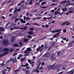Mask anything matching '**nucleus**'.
I'll list each match as a JSON object with an SVG mask.
<instances>
[{"label": "nucleus", "mask_w": 74, "mask_h": 74, "mask_svg": "<svg viewBox=\"0 0 74 74\" xmlns=\"http://www.w3.org/2000/svg\"><path fill=\"white\" fill-rule=\"evenodd\" d=\"M67 22H68V21H67L65 22L64 23L62 24H61V25L62 26H64V25H66V24L67 23Z\"/></svg>", "instance_id": "nucleus-17"}, {"label": "nucleus", "mask_w": 74, "mask_h": 74, "mask_svg": "<svg viewBox=\"0 0 74 74\" xmlns=\"http://www.w3.org/2000/svg\"><path fill=\"white\" fill-rule=\"evenodd\" d=\"M62 53L61 52H59L58 53V56H62Z\"/></svg>", "instance_id": "nucleus-15"}, {"label": "nucleus", "mask_w": 74, "mask_h": 74, "mask_svg": "<svg viewBox=\"0 0 74 74\" xmlns=\"http://www.w3.org/2000/svg\"><path fill=\"white\" fill-rule=\"evenodd\" d=\"M51 45H54V44H55V43H54V42H51Z\"/></svg>", "instance_id": "nucleus-58"}, {"label": "nucleus", "mask_w": 74, "mask_h": 74, "mask_svg": "<svg viewBox=\"0 0 74 74\" xmlns=\"http://www.w3.org/2000/svg\"><path fill=\"white\" fill-rule=\"evenodd\" d=\"M14 38H13L11 39V41L12 43L13 42H14Z\"/></svg>", "instance_id": "nucleus-32"}, {"label": "nucleus", "mask_w": 74, "mask_h": 74, "mask_svg": "<svg viewBox=\"0 0 74 74\" xmlns=\"http://www.w3.org/2000/svg\"><path fill=\"white\" fill-rule=\"evenodd\" d=\"M39 65L35 69V70H37L38 68H39Z\"/></svg>", "instance_id": "nucleus-61"}, {"label": "nucleus", "mask_w": 74, "mask_h": 74, "mask_svg": "<svg viewBox=\"0 0 74 74\" xmlns=\"http://www.w3.org/2000/svg\"><path fill=\"white\" fill-rule=\"evenodd\" d=\"M30 69V68L27 66L25 68V70H28V69Z\"/></svg>", "instance_id": "nucleus-24"}, {"label": "nucleus", "mask_w": 74, "mask_h": 74, "mask_svg": "<svg viewBox=\"0 0 74 74\" xmlns=\"http://www.w3.org/2000/svg\"><path fill=\"white\" fill-rule=\"evenodd\" d=\"M27 49L28 50V51L29 52V51H32V49H31L30 48H27Z\"/></svg>", "instance_id": "nucleus-20"}, {"label": "nucleus", "mask_w": 74, "mask_h": 74, "mask_svg": "<svg viewBox=\"0 0 74 74\" xmlns=\"http://www.w3.org/2000/svg\"><path fill=\"white\" fill-rule=\"evenodd\" d=\"M37 11V9H35L34 11V13H35V12H36Z\"/></svg>", "instance_id": "nucleus-42"}, {"label": "nucleus", "mask_w": 74, "mask_h": 74, "mask_svg": "<svg viewBox=\"0 0 74 74\" xmlns=\"http://www.w3.org/2000/svg\"><path fill=\"white\" fill-rule=\"evenodd\" d=\"M47 2H42V3H41V5H44V4H45V3H46Z\"/></svg>", "instance_id": "nucleus-21"}, {"label": "nucleus", "mask_w": 74, "mask_h": 74, "mask_svg": "<svg viewBox=\"0 0 74 74\" xmlns=\"http://www.w3.org/2000/svg\"><path fill=\"white\" fill-rule=\"evenodd\" d=\"M25 66H26L27 67V66H29V64L28 63H26L25 64Z\"/></svg>", "instance_id": "nucleus-49"}, {"label": "nucleus", "mask_w": 74, "mask_h": 74, "mask_svg": "<svg viewBox=\"0 0 74 74\" xmlns=\"http://www.w3.org/2000/svg\"><path fill=\"white\" fill-rule=\"evenodd\" d=\"M13 61L14 62V63H16V62H17L16 59L15 58H14L13 60Z\"/></svg>", "instance_id": "nucleus-16"}, {"label": "nucleus", "mask_w": 74, "mask_h": 74, "mask_svg": "<svg viewBox=\"0 0 74 74\" xmlns=\"http://www.w3.org/2000/svg\"><path fill=\"white\" fill-rule=\"evenodd\" d=\"M32 25H36L37 26H40V25L38 24L37 23H33L32 24Z\"/></svg>", "instance_id": "nucleus-25"}, {"label": "nucleus", "mask_w": 74, "mask_h": 74, "mask_svg": "<svg viewBox=\"0 0 74 74\" xmlns=\"http://www.w3.org/2000/svg\"><path fill=\"white\" fill-rule=\"evenodd\" d=\"M42 66H44V64H45V62H43L41 64Z\"/></svg>", "instance_id": "nucleus-36"}, {"label": "nucleus", "mask_w": 74, "mask_h": 74, "mask_svg": "<svg viewBox=\"0 0 74 74\" xmlns=\"http://www.w3.org/2000/svg\"><path fill=\"white\" fill-rule=\"evenodd\" d=\"M19 20V19L18 18H16V19L14 20L15 22H16V21H18Z\"/></svg>", "instance_id": "nucleus-40"}, {"label": "nucleus", "mask_w": 74, "mask_h": 74, "mask_svg": "<svg viewBox=\"0 0 74 74\" xmlns=\"http://www.w3.org/2000/svg\"><path fill=\"white\" fill-rule=\"evenodd\" d=\"M13 51H14V50L13 49H12V48H11L10 50V51L11 52H13Z\"/></svg>", "instance_id": "nucleus-27"}, {"label": "nucleus", "mask_w": 74, "mask_h": 74, "mask_svg": "<svg viewBox=\"0 0 74 74\" xmlns=\"http://www.w3.org/2000/svg\"><path fill=\"white\" fill-rule=\"evenodd\" d=\"M25 73L26 74H30V72L29 71V70H27L25 71Z\"/></svg>", "instance_id": "nucleus-14"}, {"label": "nucleus", "mask_w": 74, "mask_h": 74, "mask_svg": "<svg viewBox=\"0 0 74 74\" xmlns=\"http://www.w3.org/2000/svg\"><path fill=\"white\" fill-rule=\"evenodd\" d=\"M71 24V23L70 22L69 23H67V24H66V25L68 26V25H70Z\"/></svg>", "instance_id": "nucleus-34"}, {"label": "nucleus", "mask_w": 74, "mask_h": 74, "mask_svg": "<svg viewBox=\"0 0 74 74\" xmlns=\"http://www.w3.org/2000/svg\"><path fill=\"white\" fill-rule=\"evenodd\" d=\"M56 37V36L55 35H54L53 36V38H55Z\"/></svg>", "instance_id": "nucleus-60"}, {"label": "nucleus", "mask_w": 74, "mask_h": 74, "mask_svg": "<svg viewBox=\"0 0 74 74\" xmlns=\"http://www.w3.org/2000/svg\"><path fill=\"white\" fill-rule=\"evenodd\" d=\"M20 71V69H17L16 70H15L14 71V72H16V71Z\"/></svg>", "instance_id": "nucleus-38"}, {"label": "nucleus", "mask_w": 74, "mask_h": 74, "mask_svg": "<svg viewBox=\"0 0 74 74\" xmlns=\"http://www.w3.org/2000/svg\"><path fill=\"white\" fill-rule=\"evenodd\" d=\"M5 31V29L4 28L0 27V32H4Z\"/></svg>", "instance_id": "nucleus-9"}, {"label": "nucleus", "mask_w": 74, "mask_h": 74, "mask_svg": "<svg viewBox=\"0 0 74 74\" xmlns=\"http://www.w3.org/2000/svg\"><path fill=\"white\" fill-rule=\"evenodd\" d=\"M7 1H6L5 2L3 3V4H2L1 5H4V4H5V3H7Z\"/></svg>", "instance_id": "nucleus-41"}, {"label": "nucleus", "mask_w": 74, "mask_h": 74, "mask_svg": "<svg viewBox=\"0 0 74 74\" xmlns=\"http://www.w3.org/2000/svg\"><path fill=\"white\" fill-rule=\"evenodd\" d=\"M24 41L25 42H26L29 41V39H25L24 40Z\"/></svg>", "instance_id": "nucleus-19"}, {"label": "nucleus", "mask_w": 74, "mask_h": 74, "mask_svg": "<svg viewBox=\"0 0 74 74\" xmlns=\"http://www.w3.org/2000/svg\"><path fill=\"white\" fill-rule=\"evenodd\" d=\"M2 73H3V74H6V73H5V72L4 71H2Z\"/></svg>", "instance_id": "nucleus-62"}, {"label": "nucleus", "mask_w": 74, "mask_h": 74, "mask_svg": "<svg viewBox=\"0 0 74 74\" xmlns=\"http://www.w3.org/2000/svg\"><path fill=\"white\" fill-rule=\"evenodd\" d=\"M27 28V27L26 26V27H24L23 28V27L20 28H19V29H20V30H23V29H26Z\"/></svg>", "instance_id": "nucleus-12"}, {"label": "nucleus", "mask_w": 74, "mask_h": 74, "mask_svg": "<svg viewBox=\"0 0 74 74\" xmlns=\"http://www.w3.org/2000/svg\"><path fill=\"white\" fill-rule=\"evenodd\" d=\"M26 7H26V6L24 5V6H23V10H24V9H26Z\"/></svg>", "instance_id": "nucleus-28"}, {"label": "nucleus", "mask_w": 74, "mask_h": 74, "mask_svg": "<svg viewBox=\"0 0 74 74\" xmlns=\"http://www.w3.org/2000/svg\"><path fill=\"white\" fill-rule=\"evenodd\" d=\"M7 69H9V70H8L9 72L11 70V67L9 68L8 67H7Z\"/></svg>", "instance_id": "nucleus-33"}, {"label": "nucleus", "mask_w": 74, "mask_h": 74, "mask_svg": "<svg viewBox=\"0 0 74 74\" xmlns=\"http://www.w3.org/2000/svg\"><path fill=\"white\" fill-rule=\"evenodd\" d=\"M42 50H43V48L41 49L40 50V52H42Z\"/></svg>", "instance_id": "nucleus-51"}, {"label": "nucleus", "mask_w": 74, "mask_h": 74, "mask_svg": "<svg viewBox=\"0 0 74 74\" xmlns=\"http://www.w3.org/2000/svg\"><path fill=\"white\" fill-rule=\"evenodd\" d=\"M12 60V59H11V60H9V61H7V62H11Z\"/></svg>", "instance_id": "nucleus-55"}, {"label": "nucleus", "mask_w": 74, "mask_h": 74, "mask_svg": "<svg viewBox=\"0 0 74 74\" xmlns=\"http://www.w3.org/2000/svg\"><path fill=\"white\" fill-rule=\"evenodd\" d=\"M28 34H29L30 35H33V31H30L28 33Z\"/></svg>", "instance_id": "nucleus-10"}, {"label": "nucleus", "mask_w": 74, "mask_h": 74, "mask_svg": "<svg viewBox=\"0 0 74 74\" xmlns=\"http://www.w3.org/2000/svg\"><path fill=\"white\" fill-rule=\"evenodd\" d=\"M21 22H22V23H23V19H22L21 20Z\"/></svg>", "instance_id": "nucleus-50"}, {"label": "nucleus", "mask_w": 74, "mask_h": 74, "mask_svg": "<svg viewBox=\"0 0 74 74\" xmlns=\"http://www.w3.org/2000/svg\"><path fill=\"white\" fill-rule=\"evenodd\" d=\"M13 45L14 47H19V45L18 44H14Z\"/></svg>", "instance_id": "nucleus-13"}, {"label": "nucleus", "mask_w": 74, "mask_h": 74, "mask_svg": "<svg viewBox=\"0 0 74 74\" xmlns=\"http://www.w3.org/2000/svg\"><path fill=\"white\" fill-rule=\"evenodd\" d=\"M21 62H23V61L25 60V59H24L23 58H21Z\"/></svg>", "instance_id": "nucleus-29"}, {"label": "nucleus", "mask_w": 74, "mask_h": 74, "mask_svg": "<svg viewBox=\"0 0 74 74\" xmlns=\"http://www.w3.org/2000/svg\"><path fill=\"white\" fill-rule=\"evenodd\" d=\"M19 27H14V29H19Z\"/></svg>", "instance_id": "nucleus-45"}, {"label": "nucleus", "mask_w": 74, "mask_h": 74, "mask_svg": "<svg viewBox=\"0 0 74 74\" xmlns=\"http://www.w3.org/2000/svg\"><path fill=\"white\" fill-rule=\"evenodd\" d=\"M17 10H18V8H15L14 9V14L16 13V11H17Z\"/></svg>", "instance_id": "nucleus-11"}, {"label": "nucleus", "mask_w": 74, "mask_h": 74, "mask_svg": "<svg viewBox=\"0 0 74 74\" xmlns=\"http://www.w3.org/2000/svg\"><path fill=\"white\" fill-rule=\"evenodd\" d=\"M63 13H64V12H63L62 13H60L59 14V15H62L63 14Z\"/></svg>", "instance_id": "nucleus-53"}, {"label": "nucleus", "mask_w": 74, "mask_h": 74, "mask_svg": "<svg viewBox=\"0 0 74 74\" xmlns=\"http://www.w3.org/2000/svg\"><path fill=\"white\" fill-rule=\"evenodd\" d=\"M63 73V71H62L61 72H60V73H58V74H62V73Z\"/></svg>", "instance_id": "nucleus-64"}, {"label": "nucleus", "mask_w": 74, "mask_h": 74, "mask_svg": "<svg viewBox=\"0 0 74 74\" xmlns=\"http://www.w3.org/2000/svg\"><path fill=\"white\" fill-rule=\"evenodd\" d=\"M41 17H37V19L39 20L40 19H41Z\"/></svg>", "instance_id": "nucleus-44"}, {"label": "nucleus", "mask_w": 74, "mask_h": 74, "mask_svg": "<svg viewBox=\"0 0 74 74\" xmlns=\"http://www.w3.org/2000/svg\"><path fill=\"white\" fill-rule=\"evenodd\" d=\"M54 14L55 15H58V13L56 11L55 12Z\"/></svg>", "instance_id": "nucleus-54"}, {"label": "nucleus", "mask_w": 74, "mask_h": 74, "mask_svg": "<svg viewBox=\"0 0 74 74\" xmlns=\"http://www.w3.org/2000/svg\"><path fill=\"white\" fill-rule=\"evenodd\" d=\"M60 67V66H59L55 67L54 66H51L49 67L48 69L49 70H51L52 69H56L58 71H59V70H60V68H59Z\"/></svg>", "instance_id": "nucleus-1"}, {"label": "nucleus", "mask_w": 74, "mask_h": 74, "mask_svg": "<svg viewBox=\"0 0 74 74\" xmlns=\"http://www.w3.org/2000/svg\"><path fill=\"white\" fill-rule=\"evenodd\" d=\"M61 31V29H58L56 30V31H51V32L52 33H56V32H60Z\"/></svg>", "instance_id": "nucleus-8"}, {"label": "nucleus", "mask_w": 74, "mask_h": 74, "mask_svg": "<svg viewBox=\"0 0 74 74\" xmlns=\"http://www.w3.org/2000/svg\"><path fill=\"white\" fill-rule=\"evenodd\" d=\"M29 30H31V31H33V30H34V29L33 28H30Z\"/></svg>", "instance_id": "nucleus-30"}, {"label": "nucleus", "mask_w": 74, "mask_h": 74, "mask_svg": "<svg viewBox=\"0 0 74 74\" xmlns=\"http://www.w3.org/2000/svg\"><path fill=\"white\" fill-rule=\"evenodd\" d=\"M9 40L8 39H5L3 40L2 41V43L4 46H6L8 45L9 44Z\"/></svg>", "instance_id": "nucleus-2"}, {"label": "nucleus", "mask_w": 74, "mask_h": 74, "mask_svg": "<svg viewBox=\"0 0 74 74\" xmlns=\"http://www.w3.org/2000/svg\"><path fill=\"white\" fill-rule=\"evenodd\" d=\"M66 29H64L63 30V32L64 33H66Z\"/></svg>", "instance_id": "nucleus-59"}, {"label": "nucleus", "mask_w": 74, "mask_h": 74, "mask_svg": "<svg viewBox=\"0 0 74 74\" xmlns=\"http://www.w3.org/2000/svg\"><path fill=\"white\" fill-rule=\"evenodd\" d=\"M24 53H30V52L29 51H28L27 50L25 51Z\"/></svg>", "instance_id": "nucleus-18"}, {"label": "nucleus", "mask_w": 74, "mask_h": 74, "mask_svg": "<svg viewBox=\"0 0 74 74\" xmlns=\"http://www.w3.org/2000/svg\"><path fill=\"white\" fill-rule=\"evenodd\" d=\"M62 10L63 11V12H65L66 10H65V9L64 8H63L62 9Z\"/></svg>", "instance_id": "nucleus-37"}, {"label": "nucleus", "mask_w": 74, "mask_h": 74, "mask_svg": "<svg viewBox=\"0 0 74 74\" xmlns=\"http://www.w3.org/2000/svg\"><path fill=\"white\" fill-rule=\"evenodd\" d=\"M49 47V46H48V45H46L45 46V48H46V49L48 48Z\"/></svg>", "instance_id": "nucleus-31"}, {"label": "nucleus", "mask_w": 74, "mask_h": 74, "mask_svg": "<svg viewBox=\"0 0 74 74\" xmlns=\"http://www.w3.org/2000/svg\"><path fill=\"white\" fill-rule=\"evenodd\" d=\"M7 54H8V52L4 53L2 54H0V58H1V57H2V56H5V55H7Z\"/></svg>", "instance_id": "nucleus-6"}, {"label": "nucleus", "mask_w": 74, "mask_h": 74, "mask_svg": "<svg viewBox=\"0 0 74 74\" xmlns=\"http://www.w3.org/2000/svg\"><path fill=\"white\" fill-rule=\"evenodd\" d=\"M30 14V13H29V12H27L26 13V15H27V16H28V15H29Z\"/></svg>", "instance_id": "nucleus-56"}, {"label": "nucleus", "mask_w": 74, "mask_h": 74, "mask_svg": "<svg viewBox=\"0 0 74 74\" xmlns=\"http://www.w3.org/2000/svg\"><path fill=\"white\" fill-rule=\"evenodd\" d=\"M32 1L29 3V4H30V5H31V4H33V2Z\"/></svg>", "instance_id": "nucleus-52"}, {"label": "nucleus", "mask_w": 74, "mask_h": 74, "mask_svg": "<svg viewBox=\"0 0 74 74\" xmlns=\"http://www.w3.org/2000/svg\"><path fill=\"white\" fill-rule=\"evenodd\" d=\"M51 59L53 60H56V58H54L55 57V55L53 54H51Z\"/></svg>", "instance_id": "nucleus-4"}, {"label": "nucleus", "mask_w": 74, "mask_h": 74, "mask_svg": "<svg viewBox=\"0 0 74 74\" xmlns=\"http://www.w3.org/2000/svg\"><path fill=\"white\" fill-rule=\"evenodd\" d=\"M42 66L40 68H39L38 69L39 70H42Z\"/></svg>", "instance_id": "nucleus-39"}, {"label": "nucleus", "mask_w": 74, "mask_h": 74, "mask_svg": "<svg viewBox=\"0 0 74 74\" xmlns=\"http://www.w3.org/2000/svg\"><path fill=\"white\" fill-rule=\"evenodd\" d=\"M3 63H4V62H3L2 64H0V65H1V66H2V67H3V66H4V64Z\"/></svg>", "instance_id": "nucleus-22"}, {"label": "nucleus", "mask_w": 74, "mask_h": 74, "mask_svg": "<svg viewBox=\"0 0 74 74\" xmlns=\"http://www.w3.org/2000/svg\"><path fill=\"white\" fill-rule=\"evenodd\" d=\"M22 54H20L18 56L19 57H22Z\"/></svg>", "instance_id": "nucleus-63"}, {"label": "nucleus", "mask_w": 74, "mask_h": 74, "mask_svg": "<svg viewBox=\"0 0 74 74\" xmlns=\"http://www.w3.org/2000/svg\"><path fill=\"white\" fill-rule=\"evenodd\" d=\"M25 1L23 0L20 3L22 4V3H25Z\"/></svg>", "instance_id": "nucleus-43"}, {"label": "nucleus", "mask_w": 74, "mask_h": 74, "mask_svg": "<svg viewBox=\"0 0 74 74\" xmlns=\"http://www.w3.org/2000/svg\"><path fill=\"white\" fill-rule=\"evenodd\" d=\"M27 37H28L29 38H32V37L31 36L29 35H28Z\"/></svg>", "instance_id": "nucleus-26"}, {"label": "nucleus", "mask_w": 74, "mask_h": 74, "mask_svg": "<svg viewBox=\"0 0 74 74\" xmlns=\"http://www.w3.org/2000/svg\"><path fill=\"white\" fill-rule=\"evenodd\" d=\"M39 71L38 70H37L36 71V73H39Z\"/></svg>", "instance_id": "nucleus-57"}, {"label": "nucleus", "mask_w": 74, "mask_h": 74, "mask_svg": "<svg viewBox=\"0 0 74 74\" xmlns=\"http://www.w3.org/2000/svg\"><path fill=\"white\" fill-rule=\"evenodd\" d=\"M56 17V15H55V14H53L52 16V17H49L48 18H47V19H51L52 18H55Z\"/></svg>", "instance_id": "nucleus-7"}, {"label": "nucleus", "mask_w": 74, "mask_h": 74, "mask_svg": "<svg viewBox=\"0 0 74 74\" xmlns=\"http://www.w3.org/2000/svg\"><path fill=\"white\" fill-rule=\"evenodd\" d=\"M69 4H70V5H74V3H69V4H68V5H66V6H67V5H69Z\"/></svg>", "instance_id": "nucleus-23"}, {"label": "nucleus", "mask_w": 74, "mask_h": 74, "mask_svg": "<svg viewBox=\"0 0 74 74\" xmlns=\"http://www.w3.org/2000/svg\"><path fill=\"white\" fill-rule=\"evenodd\" d=\"M26 19H27V20H30L31 19L30 18H29V17H26Z\"/></svg>", "instance_id": "nucleus-48"}, {"label": "nucleus", "mask_w": 74, "mask_h": 74, "mask_svg": "<svg viewBox=\"0 0 74 74\" xmlns=\"http://www.w3.org/2000/svg\"><path fill=\"white\" fill-rule=\"evenodd\" d=\"M9 51H10V49L8 48H5L2 50L3 52H8Z\"/></svg>", "instance_id": "nucleus-3"}, {"label": "nucleus", "mask_w": 74, "mask_h": 74, "mask_svg": "<svg viewBox=\"0 0 74 74\" xmlns=\"http://www.w3.org/2000/svg\"><path fill=\"white\" fill-rule=\"evenodd\" d=\"M5 65V66H8V63L6 62Z\"/></svg>", "instance_id": "nucleus-46"}, {"label": "nucleus", "mask_w": 74, "mask_h": 74, "mask_svg": "<svg viewBox=\"0 0 74 74\" xmlns=\"http://www.w3.org/2000/svg\"><path fill=\"white\" fill-rule=\"evenodd\" d=\"M47 53L45 55L43 56L42 57V58H43V57H44L45 58H47V57H49V56H50V54L49 53L47 54Z\"/></svg>", "instance_id": "nucleus-5"}, {"label": "nucleus", "mask_w": 74, "mask_h": 74, "mask_svg": "<svg viewBox=\"0 0 74 74\" xmlns=\"http://www.w3.org/2000/svg\"><path fill=\"white\" fill-rule=\"evenodd\" d=\"M10 22H8V23L6 25V26H8V25H10Z\"/></svg>", "instance_id": "nucleus-47"}, {"label": "nucleus", "mask_w": 74, "mask_h": 74, "mask_svg": "<svg viewBox=\"0 0 74 74\" xmlns=\"http://www.w3.org/2000/svg\"><path fill=\"white\" fill-rule=\"evenodd\" d=\"M19 43L20 44V47H21V46H22V43L21 42H19Z\"/></svg>", "instance_id": "nucleus-35"}]
</instances>
